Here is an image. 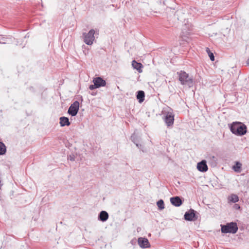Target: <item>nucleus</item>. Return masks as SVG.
Wrapping results in <instances>:
<instances>
[{
    "label": "nucleus",
    "instance_id": "obj_1",
    "mask_svg": "<svg viewBox=\"0 0 249 249\" xmlns=\"http://www.w3.org/2000/svg\"><path fill=\"white\" fill-rule=\"evenodd\" d=\"M229 128L231 133L236 136H242L246 134L247 127L242 123L234 122L229 124Z\"/></svg>",
    "mask_w": 249,
    "mask_h": 249
},
{
    "label": "nucleus",
    "instance_id": "obj_2",
    "mask_svg": "<svg viewBox=\"0 0 249 249\" xmlns=\"http://www.w3.org/2000/svg\"><path fill=\"white\" fill-rule=\"evenodd\" d=\"M177 74L178 76V80L181 85L188 86L189 88L193 86L194 82L192 76H189L187 73L183 71L177 72Z\"/></svg>",
    "mask_w": 249,
    "mask_h": 249
},
{
    "label": "nucleus",
    "instance_id": "obj_3",
    "mask_svg": "<svg viewBox=\"0 0 249 249\" xmlns=\"http://www.w3.org/2000/svg\"><path fill=\"white\" fill-rule=\"evenodd\" d=\"M221 232L224 233L234 234L236 233L238 229L237 223L234 222L228 223L226 225H221Z\"/></svg>",
    "mask_w": 249,
    "mask_h": 249
},
{
    "label": "nucleus",
    "instance_id": "obj_4",
    "mask_svg": "<svg viewBox=\"0 0 249 249\" xmlns=\"http://www.w3.org/2000/svg\"><path fill=\"white\" fill-rule=\"evenodd\" d=\"M94 34L95 31L93 29H91L88 33H83V36L84 42L88 45L92 44L93 41L94 40Z\"/></svg>",
    "mask_w": 249,
    "mask_h": 249
},
{
    "label": "nucleus",
    "instance_id": "obj_5",
    "mask_svg": "<svg viewBox=\"0 0 249 249\" xmlns=\"http://www.w3.org/2000/svg\"><path fill=\"white\" fill-rule=\"evenodd\" d=\"M196 212L193 209H190L186 212L184 215V219L189 221H194L197 220L198 216L196 215Z\"/></svg>",
    "mask_w": 249,
    "mask_h": 249
},
{
    "label": "nucleus",
    "instance_id": "obj_6",
    "mask_svg": "<svg viewBox=\"0 0 249 249\" xmlns=\"http://www.w3.org/2000/svg\"><path fill=\"white\" fill-rule=\"evenodd\" d=\"M79 109V103L78 101H74L69 107L68 113L71 116H75L77 114Z\"/></svg>",
    "mask_w": 249,
    "mask_h": 249
},
{
    "label": "nucleus",
    "instance_id": "obj_7",
    "mask_svg": "<svg viewBox=\"0 0 249 249\" xmlns=\"http://www.w3.org/2000/svg\"><path fill=\"white\" fill-rule=\"evenodd\" d=\"M164 122L168 126L173 125L174 122V115L170 112H168L164 118Z\"/></svg>",
    "mask_w": 249,
    "mask_h": 249
},
{
    "label": "nucleus",
    "instance_id": "obj_8",
    "mask_svg": "<svg viewBox=\"0 0 249 249\" xmlns=\"http://www.w3.org/2000/svg\"><path fill=\"white\" fill-rule=\"evenodd\" d=\"M138 243L142 248L145 249L150 247L148 240L144 237H140L138 239Z\"/></svg>",
    "mask_w": 249,
    "mask_h": 249
},
{
    "label": "nucleus",
    "instance_id": "obj_9",
    "mask_svg": "<svg viewBox=\"0 0 249 249\" xmlns=\"http://www.w3.org/2000/svg\"><path fill=\"white\" fill-rule=\"evenodd\" d=\"M197 170L201 172H205L208 171V168L207 165V161L205 160H202L197 164Z\"/></svg>",
    "mask_w": 249,
    "mask_h": 249
},
{
    "label": "nucleus",
    "instance_id": "obj_10",
    "mask_svg": "<svg viewBox=\"0 0 249 249\" xmlns=\"http://www.w3.org/2000/svg\"><path fill=\"white\" fill-rule=\"evenodd\" d=\"M92 82L98 88L104 87L106 85V81L101 77L94 78Z\"/></svg>",
    "mask_w": 249,
    "mask_h": 249
},
{
    "label": "nucleus",
    "instance_id": "obj_11",
    "mask_svg": "<svg viewBox=\"0 0 249 249\" xmlns=\"http://www.w3.org/2000/svg\"><path fill=\"white\" fill-rule=\"evenodd\" d=\"M171 204L176 207H179L183 203L180 197L176 196L172 197L170 199Z\"/></svg>",
    "mask_w": 249,
    "mask_h": 249
},
{
    "label": "nucleus",
    "instance_id": "obj_12",
    "mask_svg": "<svg viewBox=\"0 0 249 249\" xmlns=\"http://www.w3.org/2000/svg\"><path fill=\"white\" fill-rule=\"evenodd\" d=\"M208 163L210 164L212 167H215L217 163V158L211 154H209L206 158Z\"/></svg>",
    "mask_w": 249,
    "mask_h": 249
},
{
    "label": "nucleus",
    "instance_id": "obj_13",
    "mask_svg": "<svg viewBox=\"0 0 249 249\" xmlns=\"http://www.w3.org/2000/svg\"><path fill=\"white\" fill-rule=\"evenodd\" d=\"M108 214L106 211H102L98 215V220L104 222L108 219Z\"/></svg>",
    "mask_w": 249,
    "mask_h": 249
},
{
    "label": "nucleus",
    "instance_id": "obj_14",
    "mask_svg": "<svg viewBox=\"0 0 249 249\" xmlns=\"http://www.w3.org/2000/svg\"><path fill=\"white\" fill-rule=\"evenodd\" d=\"M132 66L133 69H136L139 72L141 73L142 71V65L141 63L137 62L135 60L132 61Z\"/></svg>",
    "mask_w": 249,
    "mask_h": 249
},
{
    "label": "nucleus",
    "instance_id": "obj_15",
    "mask_svg": "<svg viewBox=\"0 0 249 249\" xmlns=\"http://www.w3.org/2000/svg\"><path fill=\"white\" fill-rule=\"evenodd\" d=\"M59 123L61 126H69L71 124L69 118L64 116L60 118Z\"/></svg>",
    "mask_w": 249,
    "mask_h": 249
},
{
    "label": "nucleus",
    "instance_id": "obj_16",
    "mask_svg": "<svg viewBox=\"0 0 249 249\" xmlns=\"http://www.w3.org/2000/svg\"><path fill=\"white\" fill-rule=\"evenodd\" d=\"M136 97L140 103H142L144 100L145 93L142 90H139L137 92Z\"/></svg>",
    "mask_w": 249,
    "mask_h": 249
},
{
    "label": "nucleus",
    "instance_id": "obj_17",
    "mask_svg": "<svg viewBox=\"0 0 249 249\" xmlns=\"http://www.w3.org/2000/svg\"><path fill=\"white\" fill-rule=\"evenodd\" d=\"M242 164L241 162L238 161L235 162V164L232 166V169L236 173H240L242 171Z\"/></svg>",
    "mask_w": 249,
    "mask_h": 249
},
{
    "label": "nucleus",
    "instance_id": "obj_18",
    "mask_svg": "<svg viewBox=\"0 0 249 249\" xmlns=\"http://www.w3.org/2000/svg\"><path fill=\"white\" fill-rule=\"evenodd\" d=\"M228 200L230 202L236 203L239 201V197L236 195L232 194L229 196Z\"/></svg>",
    "mask_w": 249,
    "mask_h": 249
},
{
    "label": "nucleus",
    "instance_id": "obj_19",
    "mask_svg": "<svg viewBox=\"0 0 249 249\" xmlns=\"http://www.w3.org/2000/svg\"><path fill=\"white\" fill-rule=\"evenodd\" d=\"M6 151V146L2 142H0V155H3L5 154Z\"/></svg>",
    "mask_w": 249,
    "mask_h": 249
},
{
    "label": "nucleus",
    "instance_id": "obj_20",
    "mask_svg": "<svg viewBox=\"0 0 249 249\" xmlns=\"http://www.w3.org/2000/svg\"><path fill=\"white\" fill-rule=\"evenodd\" d=\"M130 139L132 142L135 144L137 142H139L140 141V138L138 137L135 133L131 135Z\"/></svg>",
    "mask_w": 249,
    "mask_h": 249
},
{
    "label": "nucleus",
    "instance_id": "obj_21",
    "mask_svg": "<svg viewBox=\"0 0 249 249\" xmlns=\"http://www.w3.org/2000/svg\"><path fill=\"white\" fill-rule=\"evenodd\" d=\"M157 206L159 210H162L164 209V203L162 199H160L157 202Z\"/></svg>",
    "mask_w": 249,
    "mask_h": 249
},
{
    "label": "nucleus",
    "instance_id": "obj_22",
    "mask_svg": "<svg viewBox=\"0 0 249 249\" xmlns=\"http://www.w3.org/2000/svg\"><path fill=\"white\" fill-rule=\"evenodd\" d=\"M206 52L211 59V61H213L214 60V56L213 53L211 52L210 50L208 48H206Z\"/></svg>",
    "mask_w": 249,
    "mask_h": 249
},
{
    "label": "nucleus",
    "instance_id": "obj_23",
    "mask_svg": "<svg viewBox=\"0 0 249 249\" xmlns=\"http://www.w3.org/2000/svg\"><path fill=\"white\" fill-rule=\"evenodd\" d=\"M98 88L96 87V86L95 85V84H93V85H90L89 86V89H90V90H93L95 89H97Z\"/></svg>",
    "mask_w": 249,
    "mask_h": 249
},
{
    "label": "nucleus",
    "instance_id": "obj_24",
    "mask_svg": "<svg viewBox=\"0 0 249 249\" xmlns=\"http://www.w3.org/2000/svg\"><path fill=\"white\" fill-rule=\"evenodd\" d=\"M68 159L71 161H74V160H75V157L74 156L72 155H70L68 158Z\"/></svg>",
    "mask_w": 249,
    "mask_h": 249
},
{
    "label": "nucleus",
    "instance_id": "obj_25",
    "mask_svg": "<svg viewBox=\"0 0 249 249\" xmlns=\"http://www.w3.org/2000/svg\"><path fill=\"white\" fill-rule=\"evenodd\" d=\"M135 144L139 149H141L142 147V145L141 144H140L139 142H137Z\"/></svg>",
    "mask_w": 249,
    "mask_h": 249
},
{
    "label": "nucleus",
    "instance_id": "obj_26",
    "mask_svg": "<svg viewBox=\"0 0 249 249\" xmlns=\"http://www.w3.org/2000/svg\"><path fill=\"white\" fill-rule=\"evenodd\" d=\"M236 209H240V207L238 205H236Z\"/></svg>",
    "mask_w": 249,
    "mask_h": 249
},
{
    "label": "nucleus",
    "instance_id": "obj_27",
    "mask_svg": "<svg viewBox=\"0 0 249 249\" xmlns=\"http://www.w3.org/2000/svg\"><path fill=\"white\" fill-rule=\"evenodd\" d=\"M246 63L248 65H249V58L247 60Z\"/></svg>",
    "mask_w": 249,
    "mask_h": 249
},
{
    "label": "nucleus",
    "instance_id": "obj_28",
    "mask_svg": "<svg viewBox=\"0 0 249 249\" xmlns=\"http://www.w3.org/2000/svg\"><path fill=\"white\" fill-rule=\"evenodd\" d=\"M0 44H4V42H1L0 41Z\"/></svg>",
    "mask_w": 249,
    "mask_h": 249
}]
</instances>
